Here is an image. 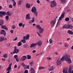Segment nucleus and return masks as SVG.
Wrapping results in <instances>:
<instances>
[{"label":"nucleus","mask_w":73,"mask_h":73,"mask_svg":"<svg viewBox=\"0 0 73 73\" xmlns=\"http://www.w3.org/2000/svg\"><path fill=\"white\" fill-rule=\"evenodd\" d=\"M61 3H66V0H60Z\"/></svg>","instance_id":"23"},{"label":"nucleus","mask_w":73,"mask_h":73,"mask_svg":"<svg viewBox=\"0 0 73 73\" xmlns=\"http://www.w3.org/2000/svg\"><path fill=\"white\" fill-rule=\"evenodd\" d=\"M29 34H28L26 36V40H28V39H29Z\"/></svg>","instance_id":"34"},{"label":"nucleus","mask_w":73,"mask_h":73,"mask_svg":"<svg viewBox=\"0 0 73 73\" xmlns=\"http://www.w3.org/2000/svg\"><path fill=\"white\" fill-rule=\"evenodd\" d=\"M36 2L38 4H40V1L39 0H37Z\"/></svg>","instance_id":"52"},{"label":"nucleus","mask_w":73,"mask_h":73,"mask_svg":"<svg viewBox=\"0 0 73 73\" xmlns=\"http://www.w3.org/2000/svg\"><path fill=\"white\" fill-rule=\"evenodd\" d=\"M18 52H19V50L18 49H17V47L15 46L14 47V51L13 52V53L12 52H11V54L12 55L13 54H15V53H18Z\"/></svg>","instance_id":"6"},{"label":"nucleus","mask_w":73,"mask_h":73,"mask_svg":"<svg viewBox=\"0 0 73 73\" xmlns=\"http://www.w3.org/2000/svg\"><path fill=\"white\" fill-rule=\"evenodd\" d=\"M36 8L35 7H33L31 9V12H36Z\"/></svg>","instance_id":"15"},{"label":"nucleus","mask_w":73,"mask_h":73,"mask_svg":"<svg viewBox=\"0 0 73 73\" xmlns=\"http://www.w3.org/2000/svg\"><path fill=\"white\" fill-rule=\"evenodd\" d=\"M22 65L23 67H24L25 65L24 63H23L22 64Z\"/></svg>","instance_id":"51"},{"label":"nucleus","mask_w":73,"mask_h":73,"mask_svg":"<svg viewBox=\"0 0 73 73\" xmlns=\"http://www.w3.org/2000/svg\"><path fill=\"white\" fill-rule=\"evenodd\" d=\"M36 27L38 30H40L41 29H42L41 27L39 25H37Z\"/></svg>","instance_id":"21"},{"label":"nucleus","mask_w":73,"mask_h":73,"mask_svg":"<svg viewBox=\"0 0 73 73\" xmlns=\"http://www.w3.org/2000/svg\"><path fill=\"white\" fill-rule=\"evenodd\" d=\"M19 27H21V26H23V23H19Z\"/></svg>","instance_id":"43"},{"label":"nucleus","mask_w":73,"mask_h":73,"mask_svg":"<svg viewBox=\"0 0 73 73\" xmlns=\"http://www.w3.org/2000/svg\"><path fill=\"white\" fill-rule=\"evenodd\" d=\"M26 7L27 8H30V7H31V5H30V4H28V3H27L26 5Z\"/></svg>","instance_id":"27"},{"label":"nucleus","mask_w":73,"mask_h":73,"mask_svg":"<svg viewBox=\"0 0 73 73\" xmlns=\"http://www.w3.org/2000/svg\"><path fill=\"white\" fill-rule=\"evenodd\" d=\"M23 47L25 48H27L28 47V45L27 44H26L23 45Z\"/></svg>","instance_id":"30"},{"label":"nucleus","mask_w":73,"mask_h":73,"mask_svg":"<svg viewBox=\"0 0 73 73\" xmlns=\"http://www.w3.org/2000/svg\"><path fill=\"white\" fill-rule=\"evenodd\" d=\"M65 13H63L61 15L60 17H59V19L58 20V21L56 27H57L59 25V24H60V21L62 20L63 18L64 17V16H65Z\"/></svg>","instance_id":"2"},{"label":"nucleus","mask_w":73,"mask_h":73,"mask_svg":"<svg viewBox=\"0 0 73 73\" xmlns=\"http://www.w3.org/2000/svg\"><path fill=\"white\" fill-rule=\"evenodd\" d=\"M22 65L23 67H24L25 65L24 63H23L22 64Z\"/></svg>","instance_id":"50"},{"label":"nucleus","mask_w":73,"mask_h":73,"mask_svg":"<svg viewBox=\"0 0 73 73\" xmlns=\"http://www.w3.org/2000/svg\"><path fill=\"white\" fill-rule=\"evenodd\" d=\"M31 21L32 22V23H33L34 22H35V17H33L32 18V20H31Z\"/></svg>","instance_id":"40"},{"label":"nucleus","mask_w":73,"mask_h":73,"mask_svg":"<svg viewBox=\"0 0 73 73\" xmlns=\"http://www.w3.org/2000/svg\"><path fill=\"white\" fill-rule=\"evenodd\" d=\"M36 45H37L41 46V44H42V42H41V41H39L38 42V43H36Z\"/></svg>","instance_id":"18"},{"label":"nucleus","mask_w":73,"mask_h":73,"mask_svg":"<svg viewBox=\"0 0 73 73\" xmlns=\"http://www.w3.org/2000/svg\"><path fill=\"white\" fill-rule=\"evenodd\" d=\"M3 57H4V58H7V55L6 54H5L3 56Z\"/></svg>","instance_id":"38"},{"label":"nucleus","mask_w":73,"mask_h":73,"mask_svg":"<svg viewBox=\"0 0 73 73\" xmlns=\"http://www.w3.org/2000/svg\"><path fill=\"white\" fill-rule=\"evenodd\" d=\"M16 28V27L15 26V25H13L12 27V29H14L15 28Z\"/></svg>","instance_id":"42"},{"label":"nucleus","mask_w":73,"mask_h":73,"mask_svg":"<svg viewBox=\"0 0 73 73\" xmlns=\"http://www.w3.org/2000/svg\"><path fill=\"white\" fill-rule=\"evenodd\" d=\"M7 15H8V16H11V14L9 13V11H8L6 13Z\"/></svg>","instance_id":"28"},{"label":"nucleus","mask_w":73,"mask_h":73,"mask_svg":"<svg viewBox=\"0 0 73 73\" xmlns=\"http://www.w3.org/2000/svg\"><path fill=\"white\" fill-rule=\"evenodd\" d=\"M31 58V56L30 55H27V59L28 60H29Z\"/></svg>","instance_id":"32"},{"label":"nucleus","mask_w":73,"mask_h":73,"mask_svg":"<svg viewBox=\"0 0 73 73\" xmlns=\"http://www.w3.org/2000/svg\"><path fill=\"white\" fill-rule=\"evenodd\" d=\"M36 45V43H33L32 44H31L30 47L31 48H33V47H35V46Z\"/></svg>","instance_id":"19"},{"label":"nucleus","mask_w":73,"mask_h":73,"mask_svg":"<svg viewBox=\"0 0 73 73\" xmlns=\"http://www.w3.org/2000/svg\"><path fill=\"white\" fill-rule=\"evenodd\" d=\"M12 63H11L9 65V67L7 68V70H9L11 69V66H12Z\"/></svg>","instance_id":"17"},{"label":"nucleus","mask_w":73,"mask_h":73,"mask_svg":"<svg viewBox=\"0 0 73 73\" xmlns=\"http://www.w3.org/2000/svg\"><path fill=\"white\" fill-rule=\"evenodd\" d=\"M50 3H51L50 4V6L52 8H54V7H56L57 5L56 2L55 1H50Z\"/></svg>","instance_id":"5"},{"label":"nucleus","mask_w":73,"mask_h":73,"mask_svg":"<svg viewBox=\"0 0 73 73\" xmlns=\"http://www.w3.org/2000/svg\"><path fill=\"white\" fill-rule=\"evenodd\" d=\"M39 70H41L42 69H45V68L43 67H40L38 68Z\"/></svg>","instance_id":"39"},{"label":"nucleus","mask_w":73,"mask_h":73,"mask_svg":"<svg viewBox=\"0 0 73 73\" xmlns=\"http://www.w3.org/2000/svg\"><path fill=\"white\" fill-rule=\"evenodd\" d=\"M48 69L49 70H50V71H51V70L52 71V70H53V69H53V68H52V69H50L49 68H48Z\"/></svg>","instance_id":"56"},{"label":"nucleus","mask_w":73,"mask_h":73,"mask_svg":"<svg viewBox=\"0 0 73 73\" xmlns=\"http://www.w3.org/2000/svg\"><path fill=\"white\" fill-rule=\"evenodd\" d=\"M56 23V21H51L50 22V24H51V27L53 28V27H54V24H55Z\"/></svg>","instance_id":"9"},{"label":"nucleus","mask_w":73,"mask_h":73,"mask_svg":"<svg viewBox=\"0 0 73 73\" xmlns=\"http://www.w3.org/2000/svg\"><path fill=\"white\" fill-rule=\"evenodd\" d=\"M21 45H22V43L21 41L18 43L17 45L18 46H21Z\"/></svg>","instance_id":"26"},{"label":"nucleus","mask_w":73,"mask_h":73,"mask_svg":"<svg viewBox=\"0 0 73 73\" xmlns=\"http://www.w3.org/2000/svg\"><path fill=\"white\" fill-rule=\"evenodd\" d=\"M9 7L10 8H12L13 7V6H12V5H10L9 6Z\"/></svg>","instance_id":"45"},{"label":"nucleus","mask_w":73,"mask_h":73,"mask_svg":"<svg viewBox=\"0 0 73 73\" xmlns=\"http://www.w3.org/2000/svg\"><path fill=\"white\" fill-rule=\"evenodd\" d=\"M68 73H73V66L72 65H70L69 67Z\"/></svg>","instance_id":"7"},{"label":"nucleus","mask_w":73,"mask_h":73,"mask_svg":"<svg viewBox=\"0 0 73 73\" xmlns=\"http://www.w3.org/2000/svg\"><path fill=\"white\" fill-rule=\"evenodd\" d=\"M17 65H15L14 66V68H17Z\"/></svg>","instance_id":"59"},{"label":"nucleus","mask_w":73,"mask_h":73,"mask_svg":"<svg viewBox=\"0 0 73 73\" xmlns=\"http://www.w3.org/2000/svg\"><path fill=\"white\" fill-rule=\"evenodd\" d=\"M21 42H22L24 44L26 43V40H25V39H23V40H21Z\"/></svg>","instance_id":"33"},{"label":"nucleus","mask_w":73,"mask_h":73,"mask_svg":"<svg viewBox=\"0 0 73 73\" xmlns=\"http://www.w3.org/2000/svg\"><path fill=\"white\" fill-rule=\"evenodd\" d=\"M23 0H19V1H18V4H19V5H21V3H23Z\"/></svg>","instance_id":"31"},{"label":"nucleus","mask_w":73,"mask_h":73,"mask_svg":"<svg viewBox=\"0 0 73 73\" xmlns=\"http://www.w3.org/2000/svg\"><path fill=\"white\" fill-rule=\"evenodd\" d=\"M31 72L30 73H35V71L34 70V69L33 68H31Z\"/></svg>","instance_id":"24"},{"label":"nucleus","mask_w":73,"mask_h":73,"mask_svg":"<svg viewBox=\"0 0 73 73\" xmlns=\"http://www.w3.org/2000/svg\"><path fill=\"white\" fill-rule=\"evenodd\" d=\"M17 40V37H16L15 39H14L13 40V41H16Z\"/></svg>","instance_id":"48"},{"label":"nucleus","mask_w":73,"mask_h":73,"mask_svg":"<svg viewBox=\"0 0 73 73\" xmlns=\"http://www.w3.org/2000/svg\"><path fill=\"white\" fill-rule=\"evenodd\" d=\"M7 40V38H5L3 39V41Z\"/></svg>","instance_id":"60"},{"label":"nucleus","mask_w":73,"mask_h":73,"mask_svg":"<svg viewBox=\"0 0 73 73\" xmlns=\"http://www.w3.org/2000/svg\"><path fill=\"white\" fill-rule=\"evenodd\" d=\"M23 40H26V36H23Z\"/></svg>","instance_id":"54"},{"label":"nucleus","mask_w":73,"mask_h":73,"mask_svg":"<svg viewBox=\"0 0 73 73\" xmlns=\"http://www.w3.org/2000/svg\"><path fill=\"white\" fill-rule=\"evenodd\" d=\"M27 58V56H23L21 58V61H25V60H26V59Z\"/></svg>","instance_id":"11"},{"label":"nucleus","mask_w":73,"mask_h":73,"mask_svg":"<svg viewBox=\"0 0 73 73\" xmlns=\"http://www.w3.org/2000/svg\"><path fill=\"white\" fill-rule=\"evenodd\" d=\"M0 34L1 35H4V36H5L6 35V33H5V30H1Z\"/></svg>","instance_id":"10"},{"label":"nucleus","mask_w":73,"mask_h":73,"mask_svg":"<svg viewBox=\"0 0 73 73\" xmlns=\"http://www.w3.org/2000/svg\"><path fill=\"white\" fill-rule=\"evenodd\" d=\"M11 33H13V30H11L10 31Z\"/></svg>","instance_id":"49"},{"label":"nucleus","mask_w":73,"mask_h":73,"mask_svg":"<svg viewBox=\"0 0 73 73\" xmlns=\"http://www.w3.org/2000/svg\"><path fill=\"white\" fill-rule=\"evenodd\" d=\"M26 19L27 20H29L31 19V17H30V15L29 14H28L26 15Z\"/></svg>","instance_id":"12"},{"label":"nucleus","mask_w":73,"mask_h":73,"mask_svg":"<svg viewBox=\"0 0 73 73\" xmlns=\"http://www.w3.org/2000/svg\"><path fill=\"white\" fill-rule=\"evenodd\" d=\"M49 41L50 42V44H52V43L53 42V40H52L51 39H50Z\"/></svg>","instance_id":"41"},{"label":"nucleus","mask_w":73,"mask_h":73,"mask_svg":"<svg viewBox=\"0 0 73 73\" xmlns=\"http://www.w3.org/2000/svg\"><path fill=\"white\" fill-rule=\"evenodd\" d=\"M68 68H64V69H63V73H68Z\"/></svg>","instance_id":"14"},{"label":"nucleus","mask_w":73,"mask_h":73,"mask_svg":"<svg viewBox=\"0 0 73 73\" xmlns=\"http://www.w3.org/2000/svg\"><path fill=\"white\" fill-rule=\"evenodd\" d=\"M15 60L17 61V62H19V58H16Z\"/></svg>","instance_id":"55"},{"label":"nucleus","mask_w":73,"mask_h":73,"mask_svg":"<svg viewBox=\"0 0 73 73\" xmlns=\"http://www.w3.org/2000/svg\"><path fill=\"white\" fill-rule=\"evenodd\" d=\"M28 73V71L26 70L25 71L24 73Z\"/></svg>","instance_id":"46"},{"label":"nucleus","mask_w":73,"mask_h":73,"mask_svg":"<svg viewBox=\"0 0 73 73\" xmlns=\"http://www.w3.org/2000/svg\"><path fill=\"white\" fill-rule=\"evenodd\" d=\"M36 52V50H33V53H35V52Z\"/></svg>","instance_id":"61"},{"label":"nucleus","mask_w":73,"mask_h":73,"mask_svg":"<svg viewBox=\"0 0 73 73\" xmlns=\"http://www.w3.org/2000/svg\"><path fill=\"white\" fill-rule=\"evenodd\" d=\"M69 20V18L68 17L66 18L65 19V21H68Z\"/></svg>","instance_id":"36"},{"label":"nucleus","mask_w":73,"mask_h":73,"mask_svg":"<svg viewBox=\"0 0 73 73\" xmlns=\"http://www.w3.org/2000/svg\"><path fill=\"white\" fill-rule=\"evenodd\" d=\"M5 15H6V12H5V11H0V17H3V16H5Z\"/></svg>","instance_id":"8"},{"label":"nucleus","mask_w":73,"mask_h":73,"mask_svg":"<svg viewBox=\"0 0 73 73\" xmlns=\"http://www.w3.org/2000/svg\"><path fill=\"white\" fill-rule=\"evenodd\" d=\"M61 64V62L60 61V59H59L56 62V65L57 66Z\"/></svg>","instance_id":"13"},{"label":"nucleus","mask_w":73,"mask_h":73,"mask_svg":"<svg viewBox=\"0 0 73 73\" xmlns=\"http://www.w3.org/2000/svg\"><path fill=\"white\" fill-rule=\"evenodd\" d=\"M23 67H24L25 69V70L27 69V66H26V65H25Z\"/></svg>","instance_id":"53"},{"label":"nucleus","mask_w":73,"mask_h":73,"mask_svg":"<svg viewBox=\"0 0 73 73\" xmlns=\"http://www.w3.org/2000/svg\"><path fill=\"white\" fill-rule=\"evenodd\" d=\"M29 24H31L32 23V21H29Z\"/></svg>","instance_id":"63"},{"label":"nucleus","mask_w":73,"mask_h":73,"mask_svg":"<svg viewBox=\"0 0 73 73\" xmlns=\"http://www.w3.org/2000/svg\"><path fill=\"white\" fill-rule=\"evenodd\" d=\"M17 57H18V56L17 55H15L14 56V58H16Z\"/></svg>","instance_id":"44"},{"label":"nucleus","mask_w":73,"mask_h":73,"mask_svg":"<svg viewBox=\"0 0 73 73\" xmlns=\"http://www.w3.org/2000/svg\"><path fill=\"white\" fill-rule=\"evenodd\" d=\"M64 60L68 64L72 63V61H71V59L70 58V56L68 55H66L62 57L60 59V61H63Z\"/></svg>","instance_id":"1"},{"label":"nucleus","mask_w":73,"mask_h":73,"mask_svg":"<svg viewBox=\"0 0 73 73\" xmlns=\"http://www.w3.org/2000/svg\"><path fill=\"white\" fill-rule=\"evenodd\" d=\"M33 13H34V14L36 16H37L38 15V13H37V11L34 12Z\"/></svg>","instance_id":"29"},{"label":"nucleus","mask_w":73,"mask_h":73,"mask_svg":"<svg viewBox=\"0 0 73 73\" xmlns=\"http://www.w3.org/2000/svg\"><path fill=\"white\" fill-rule=\"evenodd\" d=\"M44 31V29L42 28L41 29H40V31H39V33H42Z\"/></svg>","instance_id":"25"},{"label":"nucleus","mask_w":73,"mask_h":73,"mask_svg":"<svg viewBox=\"0 0 73 73\" xmlns=\"http://www.w3.org/2000/svg\"><path fill=\"white\" fill-rule=\"evenodd\" d=\"M6 20V21H8L9 20V16L7 15L5 17Z\"/></svg>","instance_id":"35"},{"label":"nucleus","mask_w":73,"mask_h":73,"mask_svg":"<svg viewBox=\"0 0 73 73\" xmlns=\"http://www.w3.org/2000/svg\"><path fill=\"white\" fill-rule=\"evenodd\" d=\"M65 47H68V44H66V43L65 44Z\"/></svg>","instance_id":"57"},{"label":"nucleus","mask_w":73,"mask_h":73,"mask_svg":"<svg viewBox=\"0 0 73 73\" xmlns=\"http://www.w3.org/2000/svg\"><path fill=\"white\" fill-rule=\"evenodd\" d=\"M4 38V37L3 36L0 37V42L3 41Z\"/></svg>","instance_id":"22"},{"label":"nucleus","mask_w":73,"mask_h":73,"mask_svg":"<svg viewBox=\"0 0 73 73\" xmlns=\"http://www.w3.org/2000/svg\"><path fill=\"white\" fill-rule=\"evenodd\" d=\"M4 24V21L3 20H0V26H1L2 29H4L6 30H8V29L5 26L3 25Z\"/></svg>","instance_id":"4"},{"label":"nucleus","mask_w":73,"mask_h":73,"mask_svg":"<svg viewBox=\"0 0 73 73\" xmlns=\"http://www.w3.org/2000/svg\"><path fill=\"white\" fill-rule=\"evenodd\" d=\"M2 61H5V59H3V58H2Z\"/></svg>","instance_id":"64"},{"label":"nucleus","mask_w":73,"mask_h":73,"mask_svg":"<svg viewBox=\"0 0 73 73\" xmlns=\"http://www.w3.org/2000/svg\"><path fill=\"white\" fill-rule=\"evenodd\" d=\"M73 28V26L71 24L65 25L63 27V29H72Z\"/></svg>","instance_id":"3"},{"label":"nucleus","mask_w":73,"mask_h":73,"mask_svg":"<svg viewBox=\"0 0 73 73\" xmlns=\"http://www.w3.org/2000/svg\"><path fill=\"white\" fill-rule=\"evenodd\" d=\"M11 0H12V1L13 2V6H15L16 5V3L15 2V1L14 0H7L8 1H11Z\"/></svg>","instance_id":"16"},{"label":"nucleus","mask_w":73,"mask_h":73,"mask_svg":"<svg viewBox=\"0 0 73 73\" xmlns=\"http://www.w3.org/2000/svg\"><path fill=\"white\" fill-rule=\"evenodd\" d=\"M34 64V62H33V61L31 62L30 63V65L32 66L33 65V64Z\"/></svg>","instance_id":"37"},{"label":"nucleus","mask_w":73,"mask_h":73,"mask_svg":"<svg viewBox=\"0 0 73 73\" xmlns=\"http://www.w3.org/2000/svg\"><path fill=\"white\" fill-rule=\"evenodd\" d=\"M68 33H69L70 35H73V32L72 31H70V30H69L68 31Z\"/></svg>","instance_id":"20"},{"label":"nucleus","mask_w":73,"mask_h":73,"mask_svg":"<svg viewBox=\"0 0 73 73\" xmlns=\"http://www.w3.org/2000/svg\"><path fill=\"white\" fill-rule=\"evenodd\" d=\"M26 67L27 69H29V65H28Z\"/></svg>","instance_id":"58"},{"label":"nucleus","mask_w":73,"mask_h":73,"mask_svg":"<svg viewBox=\"0 0 73 73\" xmlns=\"http://www.w3.org/2000/svg\"><path fill=\"white\" fill-rule=\"evenodd\" d=\"M10 70H7V68L6 70H7V71H8L7 72V73H9L10 72Z\"/></svg>","instance_id":"47"},{"label":"nucleus","mask_w":73,"mask_h":73,"mask_svg":"<svg viewBox=\"0 0 73 73\" xmlns=\"http://www.w3.org/2000/svg\"><path fill=\"white\" fill-rule=\"evenodd\" d=\"M47 60H50V59H51V58H47Z\"/></svg>","instance_id":"62"}]
</instances>
